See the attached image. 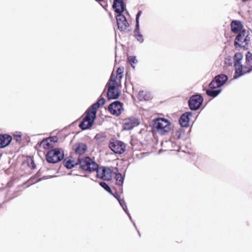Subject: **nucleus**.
Returning a JSON list of instances; mask_svg holds the SVG:
<instances>
[{"label":"nucleus","instance_id":"9","mask_svg":"<svg viewBox=\"0 0 252 252\" xmlns=\"http://www.w3.org/2000/svg\"><path fill=\"white\" fill-rule=\"evenodd\" d=\"M203 97L201 94H196L190 97L189 101V107L190 110L196 111L200 108L203 102Z\"/></svg>","mask_w":252,"mask_h":252},{"label":"nucleus","instance_id":"3","mask_svg":"<svg viewBox=\"0 0 252 252\" xmlns=\"http://www.w3.org/2000/svg\"><path fill=\"white\" fill-rule=\"evenodd\" d=\"M154 128L159 134L165 135L171 130V124L164 118H159L154 122Z\"/></svg>","mask_w":252,"mask_h":252},{"label":"nucleus","instance_id":"7","mask_svg":"<svg viewBox=\"0 0 252 252\" xmlns=\"http://www.w3.org/2000/svg\"><path fill=\"white\" fill-rule=\"evenodd\" d=\"M64 157V154L61 152L60 149L55 148L49 151L46 155V160L50 163H55L61 161Z\"/></svg>","mask_w":252,"mask_h":252},{"label":"nucleus","instance_id":"12","mask_svg":"<svg viewBox=\"0 0 252 252\" xmlns=\"http://www.w3.org/2000/svg\"><path fill=\"white\" fill-rule=\"evenodd\" d=\"M123 109L122 103L119 101H115L111 104L108 107V110L112 115L119 116Z\"/></svg>","mask_w":252,"mask_h":252},{"label":"nucleus","instance_id":"27","mask_svg":"<svg viewBox=\"0 0 252 252\" xmlns=\"http://www.w3.org/2000/svg\"><path fill=\"white\" fill-rule=\"evenodd\" d=\"M99 185L103 188L106 191L112 194V190L110 187L104 182H100L99 183Z\"/></svg>","mask_w":252,"mask_h":252},{"label":"nucleus","instance_id":"37","mask_svg":"<svg viewBox=\"0 0 252 252\" xmlns=\"http://www.w3.org/2000/svg\"><path fill=\"white\" fill-rule=\"evenodd\" d=\"M127 215V216H128L129 218L130 219V220L133 222L134 226L136 228V225H135V223L132 221V218H131V217L130 215V214L129 213H128V214H126Z\"/></svg>","mask_w":252,"mask_h":252},{"label":"nucleus","instance_id":"40","mask_svg":"<svg viewBox=\"0 0 252 252\" xmlns=\"http://www.w3.org/2000/svg\"><path fill=\"white\" fill-rule=\"evenodd\" d=\"M97 1H103L104 0H95Z\"/></svg>","mask_w":252,"mask_h":252},{"label":"nucleus","instance_id":"38","mask_svg":"<svg viewBox=\"0 0 252 252\" xmlns=\"http://www.w3.org/2000/svg\"><path fill=\"white\" fill-rule=\"evenodd\" d=\"M124 211H125V212L126 213V214H128V211L127 210V206H126V207H125L124 208H123Z\"/></svg>","mask_w":252,"mask_h":252},{"label":"nucleus","instance_id":"39","mask_svg":"<svg viewBox=\"0 0 252 252\" xmlns=\"http://www.w3.org/2000/svg\"><path fill=\"white\" fill-rule=\"evenodd\" d=\"M32 163H33V166H32V168H35V165L34 163L33 162V161H32Z\"/></svg>","mask_w":252,"mask_h":252},{"label":"nucleus","instance_id":"4","mask_svg":"<svg viewBox=\"0 0 252 252\" xmlns=\"http://www.w3.org/2000/svg\"><path fill=\"white\" fill-rule=\"evenodd\" d=\"M78 163L80 168L85 171L91 172L98 169V164L89 157L79 158Z\"/></svg>","mask_w":252,"mask_h":252},{"label":"nucleus","instance_id":"28","mask_svg":"<svg viewBox=\"0 0 252 252\" xmlns=\"http://www.w3.org/2000/svg\"><path fill=\"white\" fill-rule=\"evenodd\" d=\"M217 76H220V78H218V79H217V81H220V83L222 82V77L223 78V76H224L225 78H226V79H225V83L228 80V77L227 75H225V74H219V75H218Z\"/></svg>","mask_w":252,"mask_h":252},{"label":"nucleus","instance_id":"16","mask_svg":"<svg viewBox=\"0 0 252 252\" xmlns=\"http://www.w3.org/2000/svg\"><path fill=\"white\" fill-rule=\"evenodd\" d=\"M192 115V113L191 112L188 111L181 115L179 119V123L181 127H188L189 126V117L191 116Z\"/></svg>","mask_w":252,"mask_h":252},{"label":"nucleus","instance_id":"31","mask_svg":"<svg viewBox=\"0 0 252 252\" xmlns=\"http://www.w3.org/2000/svg\"><path fill=\"white\" fill-rule=\"evenodd\" d=\"M14 136L17 141H19L21 139V134L20 132H16V133L14 135Z\"/></svg>","mask_w":252,"mask_h":252},{"label":"nucleus","instance_id":"23","mask_svg":"<svg viewBox=\"0 0 252 252\" xmlns=\"http://www.w3.org/2000/svg\"><path fill=\"white\" fill-rule=\"evenodd\" d=\"M64 166L67 169H71L75 167L76 165H78V163L76 162L74 160L70 159L65 158L63 161Z\"/></svg>","mask_w":252,"mask_h":252},{"label":"nucleus","instance_id":"26","mask_svg":"<svg viewBox=\"0 0 252 252\" xmlns=\"http://www.w3.org/2000/svg\"><path fill=\"white\" fill-rule=\"evenodd\" d=\"M127 61L131 64L132 67L135 68L134 64H136L138 63V61L136 59V56H131L127 57Z\"/></svg>","mask_w":252,"mask_h":252},{"label":"nucleus","instance_id":"6","mask_svg":"<svg viewBox=\"0 0 252 252\" xmlns=\"http://www.w3.org/2000/svg\"><path fill=\"white\" fill-rule=\"evenodd\" d=\"M250 41L249 32L246 30H242L237 34L234 41V45L246 48Z\"/></svg>","mask_w":252,"mask_h":252},{"label":"nucleus","instance_id":"43","mask_svg":"<svg viewBox=\"0 0 252 252\" xmlns=\"http://www.w3.org/2000/svg\"><path fill=\"white\" fill-rule=\"evenodd\" d=\"M138 234L139 236H140V232L139 231H138Z\"/></svg>","mask_w":252,"mask_h":252},{"label":"nucleus","instance_id":"14","mask_svg":"<svg viewBox=\"0 0 252 252\" xmlns=\"http://www.w3.org/2000/svg\"><path fill=\"white\" fill-rule=\"evenodd\" d=\"M73 149L76 154L82 155L86 152L88 147L85 143L78 142L73 146Z\"/></svg>","mask_w":252,"mask_h":252},{"label":"nucleus","instance_id":"10","mask_svg":"<svg viewBox=\"0 0 252 252\" xmlns=\"http://www.w3.org/2000/svg\"><path fill=\"white\" fill-rule=\"evenodd\" d=\"M109 148L115 154L121 155L126 151L125 144L118 140H111L108 144Z\"/></svg>","mask_w":252,"mask_h":252},{"label":"nucleus","instance_id":"1","mask_svg":"<svg viewBox=\"0 0 252 252\" xmlns=\"http://www.w3.org/2000/svg\"><path fill=\"white\" fill-rule=\"evenodd\" d=\"M113 8L118 15L116 16V21L118 29L124 31L129 26V24L125 16L122 13L125 11V5L123 0H114Z\"/></svg>","mask_w":252,"mask_h":252},{"label":"nucleus","instance_id":"11","mask_svg":"<svg viewBox=\"0 0 252 252\" xmlns=\"http://www.w3.org/2000/svg\"><path fill=\"white\" fill-rule=\"evenodd\" d=\"M95 171L96 172V177L97 178L106 181H110L112 179V171L109 167L101 166L99 168L98 166V169Z\"/></svg>","mask_w":252,"mask_h":252},{"label":"nucleus","instance_id":"15","mask_svg":"<svg viewBox=\"0 0 252 252\" xmlns=\"http://www.w3.org/2000/svg\"><path fill=\"white\" fill-rule=\"evenodd\" d=\"M86 116L83 119L82 121L80 123V124L79 125V127L82 130H86L87 129L90 128L93 125V124L90 125V123L91 122L90 121L92 120V117L90 115L89 117H88V110L86 112Z\"/></svg>","mask_w":252,"mask_h":252},{"label":"nucleus","instance_id":"34","mask_svg":"<svg viewBox=\"0 0 252 252\" xmlns=\"http://www.w3.org/2000/svg\"><path fill=\"white\" fill-rule=\"evenodd\" d=\"M111 194L113 195V196H114L118 201L121 199L120 195L117 192H115V193H112Z\"/></svg>","mask_w":252,"mask_h":252},{"label":"nucleus","instance_id":"24","mask_svg":"<svg viewBox=\"0 0 252 252\" xmlns=\"http://www.w3.org/2000/svg\"><path fill=\"white\" fill-rule=\"evenodd\" d=\"M40 145H42L43 147L45 149H49L54 147V144L49 141V139L46 138L42 140L40 143Z\"/></svg>","mask_w":252,"mask_h":252},{"label":"nucleus","instance_id":"2","mask_svg":"<svg viewBox=\"0 0 252 252\" xmlns=\"http://www.w3.org/2000/svg\"><path fill=\"white\" fill-rule=\"evenodd\" d=\"M117 85L116 77L113 78V75L112 74L106 85V87L108 88L107 96L109 100L116 99L119 97L121 92L116 89Z\"/></svg>","mask_w":252,"mask_h":252},{"label":"nucleus","instance_id":"36","mask_svg":"<svg viewBox=\"0 0 252 252\" xmlns=\"http://www.w3.org/2000/svg\"><path fill=\"white\" fill-rule=\"evenodd\" d=\"M144 92L143 91H141V92H139V93L138 95H139V99H140V100H142V98H141V96H142V95H143V94H144Z\"/></svg>","mask_w":252,"mask_h":252},{"label":"nucleus","instance_id":"17","mask_svg":"<svg viewBox=\"0 0 252 252\" xmlns=\"http://www.w3.org/2000/svg\"><path fill=\"white\" fill-rule=\"evenodd\" d=\"M223 78H222V81L220 83V81H217V79L218 78H220V76H216L212 81L209 83V87L212 89H218V88H220L222 86L225 84V80L226 79V78H225L224 76Z\"/></svg>","mask_w":252,"mask_h":252},{"label":"nucleus","instance_id":"8","mask_svg":"<svg viewBox=\"0 0 252 252\" xmlns=\"http://www.w3.org/2000/svg\"><path fill=\"white\" fill-rule=\"evenodd\" d=\"M105 102V99L104 97L100 96L97 101L94 103L88 109V117L91 115L92 117V120L90 121V125L94 124V121L96 119L97 110L101 106H102Z\"/></svg>","mask_w":252,"mask_h":252},{"label":"nucleus","instance_id":"5","mask_svg":"<svg viewBox=\"0 0 252 252\" xmlns=\"http://www.w3.org/2000/svg\"><path fill=\"white\" fill-rule=\"evenodd\" d=\"M243 55L241 53H235L234 57L235 74L233 76L234 79H237L244 74L243 71L247 69V66H244L241 64V61L243 59Z\"/></svg>","mask_w":252,"mask_h":252},{"label":"nucleus","instance_id":"19","mask_svg":"<svg viewBox=\"0 0 252 252\" xmlns=\"http://www.w3.org/2000/svg\"><path fill=\"white\" fill-rule=\"evenodd\" d=\"M245 59L246 64L245 66L247 67V69H245V71H243L244 74L246 73H249L252 70V53L250 51L247 52Z\"/></svg>","mask_w":252,"mask_h":252},{"label":"nucleus","instance_id":"29","mask_svg":"<svg viewBox=\"0 0 252 252\" xmlns=\"http://www.w3.org/2000/svg\"><path fill=\"white\" fill-rule=\"evenodd\" d=\"M142 14V11L139 10L136 16V25H139V18Z\"/></svg>","mask_w":252,"mask_h":252},{"label":"nucleus","instance_id":"25","mask_svg":"<svg viewBox=\"0 0 252 252\" xmlns=\"http://www.w3.org/2000/svg\"><path fill=\"white\" fill-rule=\"evenodd\" d=\"M116 184L119 186H122L124 183V176L122 174L118 172L116 173Z\"/></svg>","mask_w":252,"mask_h":252},{"label":"nucleus","instance_id":"18","mask_svg":"<svg viewBox=\"0 0 252 252\" xmlns=\"http://www.w3.org/2000/svg\"><path fill=\"white\" fill-rule=\"evenodd\" d=\"M12 137L8 134H0V148L8 146L12 141Z\"/></svg>","mask_w":252,"mask_h":252},{"label":"nucleus","instance_id":"22","mask_svg":"<svg viewBox=\"0 0 252 252\" xmlns=\"http://www.w3.org/2000/svg\"><path fill=\"white\" fill-rule=\"evenodd\" d=\"M203 90L206 92V94L209 96L215 97L218 96L221 91V89H212L210 88L209 89H203Z\"/></svg>","mask_w":252,"mask_h":252},{"label":"nucleus","instance_id":"35","mask_svg":"<svg viewBox=\"0 0 252 252\" xmlns=\"http://www.w3.org/2000/svg\"><path fill=\"white\" fill-rule=\"evenodd\" d=\"M101 137H103V134H97L95 136V138L96 139H100Z\"/></svg>","mask_w":252,"mask_h":252},{"label":"nucleus","instance_id":"21","mask_svg":"<svg viewBox=\"0 0 252 252\" xmlns=\"http://www.w3.org/2000/svg\"><path fill=\"white\" fill-rule=\"evenodd\" d=\"M231 31L233 33H238L242 28V25L239 21H233L231 24Z\"/></svg>","mask_w":252,"mask_h":252},{"label":"nucleus","instance_id":"32","mask_svg":"<svg viewBox=\"0 0 252 252\" xmlns=\"http://www.w3.org/2000/svg\"><path fill=\"white\" fill-rule=\"evenodd\" d=\"M119 202L120 203V205L122 207V208H124L125 207H126V206L125 201L124 200H123V199L120 200L119 201Z\"/></svg>","mask_w":252,"mask_h":252},{"label":"nucleus","instance_id":"42","mask_svg":"<svg viewBox=\"0 0 252 252\" xmlns=\"http://www.w3.org/2000/svg\"><path fill=\"white\" fill-rule=\"evenodd\" d=\"M143 98H144V100H148V98H144L143 97Z\"/></svg>","mask_w":252,"mask_h":252},{"label":"nucleus","instance_id":"33","mask_svg":"<svg viewBox=\"0 0 252 252\" xmlns=\"http://www.w3.org/2000/svg\"><path fill=\"white\" fill-rule=\"evenodd\" d=\"M48 138L49 139V141L52 142L53 144L57 141L56 137H51Z\"/></svg>","mask_w":252,"mask_h":252},{"label":"nucleus","instance_id":"30","mask_svg":"<svg viewBox=\"0 0 252 252\" xmlns=\"http://www.w3.org/2000/svg\"><path fill=\"white\" fill-rule=\"evenodd\" d=\"M117 73L119 78H121L123 76V68H118L117 70Z\"/></svg>","mask_w":252,"mask_h":252},{"label":"nucleus","instance_id":"13","mask_svg":"<svg viewBox=\"0 0 252 252\" xmlns=\"http://www.w3.org/2000/svg\"><path fill=\"white\" fill-rule=\"evenodd\" d=\"M139 124L140 121L139 119L131 117L126 120L125 122L123 124V129L126 130H131Z\"/></svg>","mask_w":252,"mask_h":252},{"label":"nucleus","instance_id":"41","mask_svg":"<svg viewBox=\"0 0 252 252\" xmlns=\"http://www.w3.org/2000/svg\"><path fill=\"white\" fill-rule=\"evenodd\" d=\"M115 170L117 172L118 171V169L116 167L115 168Z\"/></svg>","mask_w":252,"mask_h":252},{"label":"nucleus","instance_id":"20","mask_svg":"<svg viewBox=\"0 0 252 252\" xmlns=\"http://www.w3.org/2000/svg\"><path fill=\"white\" fill-rule=\"evenodd\" d=\"M134 36L137 41L142 43L144 41L143 36L140 31V25H136L134 30Z\"/></svg>","mask_w":252,"mask_h":252}]
</instances>
